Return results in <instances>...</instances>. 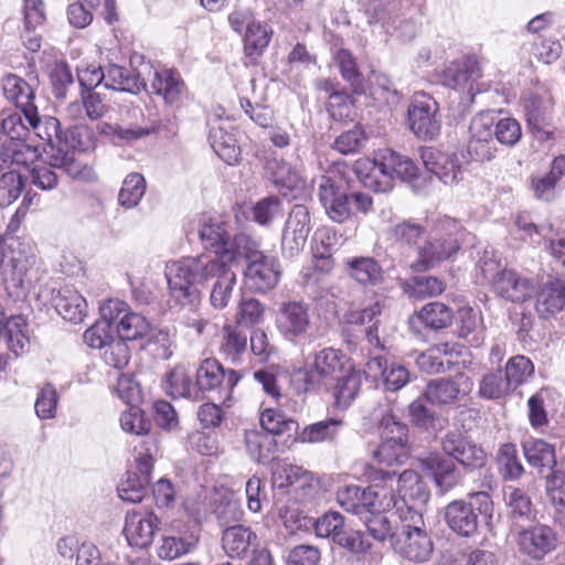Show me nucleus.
<instances>
[{"mask_svg":"<svg viewBox=\"0 0 565 565\" xmlns=\"http://www.w3.org/2000/svg\"><path fill=\"white\" fill-rule=\"evenodd\" d=\"M319 199L329 217L338 223L349 220L353 207L366 213L372 206L370 195L362 192L349 194L343 185L327 175L319 180Z\"/></svg>","mask_w":565,"mask_h":565,"instance_id":"0eeeda50","label":"nucleus"},{"mask_svg":"<svg viewBox=\"0 0 565 565\" xmlns=\"http://www.w3.org/2000/svg\"><path fill=\"white\" fill-rule=\"evenodd\" d=\"M483 324L479 312L472 308H462L458 312V334L469 343L478 347L483 341Z\"/></svg>","mask_w":565,"mask_h":565,"instance_id":"3c124183","label":"nucleus"},{"mask_svg":"<svg viewBox=\"0 0 565 565\" xmlns=\"http://www.w3.org/2000/svg\"><path fill=\"white\" fill-rule=\"evenodd\" d=\"M23 113H13L0 124V156L9 157L18 164L33 163L40 157L38 147L31 146L25 138L30 134Z\"/></svg>","mask_w":565,"mask_h":565,"instance_id":"1a4fd4ad","label":"nucleus"},{"mask_svg":"<svg viewBox=\"0 0 565 565\" xmlns=\"http://www.w3.org/2000/svg\"><path fill=\"white\" fill-rule=\"evenodd\" d=\"M158 451V441L154 436H148L139 446L135 447L137 471H128L117 488L118 495L122 501L129 503L142 501Z\"/></svg>","mask_w":565,"mask_h":565,"instance_id":"6e6552de","label":"nucleus"},{"mask_svg":"<svg viewBox=\"0 0 565 565\" xmlns=\"http://www.w3.org/2000/svg\"><path fill=\"white\" fill-rule=\"evenodd\" d=\"M504 500L511 519L530 521L534 516L532 500L523 489L509 487L505 490Z\"/></svg>","mask_w":565,"mask_h":565,"instance_id":"6e6d98bb","label":"nucleus"},{"mask_svg":"<svg viewBox=\"0 0 565 565\" xmlns=\"http://www.w3.org/2000/svg\"><path fill=\"white\" fill-rule=\"evenodd\" d=\"M468 500H454L445 509L447 525L460 536H471L478 531L479 516L489 524L493 518L494 505L486 491L471 492Z\"/></svg>","mask_w":565,"mask_h":565,"instance_id":"7ed1b4c3","label":"nucleus"},{"mask_svg":"<svg viewBox=\"0 0 565 565\" xmlns=\"http://www.w3.org/2000/svg\"><path fill=\"white\" fill-rule=\"evenodd\" d=\"M343 423L340 419L329 418L326 420H321L311 425H308L303 428L300 438L306 443H326L333 441Z\"/></svg>","mask_w":565,"mask_h":565,"instance_id":"4d7b16f0","label":"nucleus"},{"mask_svg":"<svg viewBox=\"0 0 565 565\" xmlns=\"http://www.w3.org/2000/svg\"><path fill=\"white\" fill-rule=\"evenodd\" d=\"M420 468L430 475L441 492L451 490L460 480L455 462L439 454H429L418 459Z\"/></svg>","mask_w":565,"mask_h":565,"instance_id":"cd10ccee","label":"nucleus"},{"mask_svg":"<svg viewBox=\"0 0 565 565\" xmlns=\"http://www.w3.org/2000/svg\"><path fill=\"white\" fill-rule=\"evenodd\" d=\"M1 338L4 339L8 349L20 356L28 352L30 337L26 320L21 316H13L2 326Z\"/></svg>","mask_w":565,"mask_h":565,"instance_id":"79ce46f5","label":"nucleus"},{"mask_svg":"<svg viewBox=\"0 0 565 565\" xmlns=\"http://www.w3.org/2000/svg\"><path fill=\"white\" fill-rule=\"evenodd\" d=\"M247 351V337L244 332L231 326L222 329L220 353L225 360L238 364Z\"/></svg>","mask_w":565,"mask_h":565,"instance_id":"49530a36","label":"nucleus"},{"mask_svg":"<svg viewBox=\"0 0 565 565\" xmlns=\"http://www.w3.org/2000/svg\"><path fill=\"white\" fill-rule=\"evenodd\" d=\"M454 320V311L451 308L443 302L434 301L422 307L419 311L409 318V326L412 329L416 324H423L424 328L430 330H443L451 326Z\"/></svg>","mask_w":565,"mask_h":565,"instance_id":"2f4dec72","label":"nucleus"},{"mask_svg":"<svg viewBox=\"0 0 565 565\" xmlns=\"http://www.w3.org/2000/svg\"><path fill=\"white\" fill-rule=\"evenodd\" d=\"M408 121L411 130L418 138H436L441 128L438 103L424 92L415 93L408 107Z\"/></svg>","mask_w":565,"mask_h":565,"instance_id":"f8f14e48","label":"nucleus"},{"mask_svg":"<svg viewBox=\"0 0 565 565\" xmlns=\"http://www.w3.org/2000/svg\"><path fill=\"white\" fill-rule=\"evenodd\" d=\"M522 449L527 463L540 473L556 470V455L553 445L543 439H527L522 443Z\"/></svg>","mask_w":565,"mask_h":565,"instance_id":"ea45409f","label":"nucleus"},{"mask_svg":"<svg viewBox=\"0 0 565 565\" xmlns=\"http://www.w3.org/2000/svg\"><path fill=\"white\" fill-rule=\"evenodd\" d=\"M271 30L267 24L256 21L247 25L244 35V50L247 56H258L269 44Z\"/></svg>","mask_w":565,"mask_h":565,"instance_id":"052dcab7","label":"nucleus"},{"mask_svg":"<svg viewBox=\"0 0 565 565\" xmlns=\"http://www.w3.org/2000/svg\"><path fill=\"white\" fill-rule=\"evenodd\" d=\"M52 301L57 313L64 320L77 323L83 321L86 316L87 302L85 298L71 286L58 289Z\"/></svg>","mask_w":565,"mask_h":565,"instance_id":"7c9ffc66","label":"nucleus"},{"mask_svg":"<svg viewBox=\"0 0 565 565\" xmlns=\"http://www.w3.org/2000/svg\"><path fill=\"white\" fill-rule=\"evenodd\" d=\"M494 291L512 302H523L531 298L534 290L530 279L511 269H503L493 278Z\"/></svg>","mask_w":565,"mask_h":565,"instance_id":"c85d7f7f","label":"nucleus"},{"mask_svg":"<svg viewBox=\"0 0 565 565\" xmlns=\"http://www.w3.org/2000/svg\"><path fill=\"white\" fill-rule=\"evenodd\" d=\"M237 244V258L243 257L247 262L245 277L249 288L257 292L273 289L280 277L278 259L265 255L259 243L250 236L239 237Z\"/></svg>","mask_w":565,"mask_h":565,"instance_id":"39448f33","label":"nucleus"},{"mask_svg":"<svg viewBox=\"0 0 565 565\" xmlns=\"http://www.w3.org/2000/svg\"><path fill=\"white\" fill-rule=\"evenodd\" d=\"M345 355L333 348H324L315 353L312 362L295 373V380L301 381L305 392L319 388L327 381L342 373Z\"/></svg>","mask_w":565,"mask_h":565,"instance_id":"9d476101","label":"nucleus"},{"mask_svg":"<svg viewBox=\"0 0 565 565\" xmlns=\"http://www.w3.org/2000/svg\"><path fill=\"white\" fill-rule=\"evenodd\" d=\"M472 386V381L460 374L456 380L436 379L429 381L423 395L433 405L444 406L455 404L459 399V395L468 394Z\"/></svg>","mask_w":565,"mask_h":565,"instance_id":"aec40b11","label":"nucleus"},{"mask_svg":"<svg viewBox=\"0 0 565 565\" xmlns=\"http://www.w3.org/2000/svg\"><path fill=\"white\" fill-rule=\"evenodd\" d=\"M498 465L504 479L516 480L524 473L514 444H503L498 451Z\"/></svg>","mask_w":565,"mask_h":565,"instance_id":"680f3d73","label":"nucleus"},{"mask_svg":"<svg viewBox=\"0 0 565 565\" xmlns=\"http://www.w3.org/2000/svg\"><path fill=\"white\" fill-rule=\"evenodd\" d=\"M481 76L478 62L467 58L462 62L450 64L441 76L443 84L450 88H468L472 90V84Z\"/></svg>","mask_w":565,"mask_h":565,"instance_id":"4c0bfd02","label":"nucleus"},{"mask_svg":"<svg viewBox=\"0 0 565 565\" xmlns=\"http://www.w3.org/2000/svg\"><path fill=\"white\" fill-rule=\"evenodd\" d=\"M545 480L546 494L554 507V520L565 531V473L553 470Z\"/></svg>","mask_w":565,"mask_h":565,"instance_id":"a18cd8bd","label":"nucleus"},{"mask_svg":"<svg viewBox=\"0 0 565 565\" xmlns=\"http://www.w3.org/2000/svg\"><path fill=\"white\" fill-rule=\"evenodd\" d=\"M424 395L413 401L408 406L411 422L418 428L436 433L443 428L441 419L426 406Z\"/></svg>","mask_w":565,"mask_h":565,"instance_id":"5fc2aeb1","label":"nucleus"},{"mask_svg":"<svg viewBox=\"0 0 565 565\" xmlns=\"http://www.w3.org/2000/svg\"><path fill=\"white\" fill-rule=\"evenodd\" d=\"M310 231L308 207L301 204L295 205L287 217L282 231V254L290 258L297 256L303 249Z\"/></svg>","mask_w":565,"mask_h":565,"instance_id":"4468645a","label":"nucleus"},{"mask_svg":"<svg viewBox=\"0 0 565 565\" xmlns=\"http://www.w3.org/2000/svg\"><path fill=\"white\" fill-rule=\"evenodd\" d=\"M14 166L19 164L9 157L0 156V206L10 205L22 192V175Z\"/></svg>","mask_w":565,"mask_h":565,"instance_id":"e433bc0d","label":"nucleus"},{"mask_svg":"<svg viewBox=\"0 0 565 565\" xmlns=\"http://www.w3.org/2000/svg\"><path fill=\"white\" fill-rule=\"evenodd\" d=\"M230 224L217 214L203 213L189 223L186 230L190 232L198 231V235L205 248L214 250V256L220 260L234 262L237 259V241L242 236H248L239 233L233 237L230 234ZM212 257L211 255H209Z\"/></svg>","mask_w":565,"mask_h":565,"instance_id":"20e7f679","label":"nucleus"},{"mask_svg":"<svg viewBox=\"0 0 565 565\" xmlns=\"http://www.w3.org/2000/svg\"><path fill=\"white\" fill-rule=\"evenodd\" d=\"M382 312V306L380 302L365 308L361 311L359 321L360 323H371L365 328L366 340L370 345L375 349L385 350V340L380 337V320L375 319Z\"/></svg>","mask_w":565,"mask_h":565,"instance_id":"69168bd1","label":"nucleus"},{"mask_svg":"<svg viewBox=\"0 0 565 565\" xmlns=\"http://www.w3.org/2000/svg\"><path fill=\"white\" fill-rule=\"evenodd\" d=\"M534 372L532 361L524 355H515L511 358L504 371V376L512 390L523 384Z\"/></svg>","mask_w":565,"mask_h":565,"instance_id":"0e129e2a","label":"nucleus"},{"mask_svg":"<svg viewBox=\"0 0 565 565\" xmlns=\"http://www.w3.org/2000/svg\"><path fill=\"white\" fill-rule=\"evenodd\" d=\"M444 452L467 470L482 468L487 456L483 449L457 431H449L441 439Z\"/></svg>","mask_w":565,"mask_h":565,"instance_id":"2eb2a0df","label":"nucleus"},{"mask_svg":"<svg viewBox=\"0 0 565 565\" xmlns=\"http://www.w3.org/2000/svg\"><path fill=\"white\" fill-rule=\"evenodd\" d=\"M392 545L398 555L417 563L427 562L434 550L426 530L413 533H395Z\"/></svg>","mask_w":565,"mask_h":565,"instance_id":"bb28decb","label":"nucleus"},{"mask_svg":"<svg viewBox=\"0 0 565 565\" xmlns=\"http://www.w3.org/2000/svg\"><path fill=\"white\" fill-rule=\"evenodd\" d=\"M199 542L196 525H173L170 533L162 535L158 556L161 559L172 561L192 552Z\"/></svg>","mask_w":565,"mask_h":565,"instance_id":"f3484780","label":"nucleus"},{"mask_svg":"<svg viewBox=\"0 0 565 565\" xmlns=\"http://www.w3.org/2000/svg\"><path fill=\"white\" fill-rule=\"evenodd\" d=\"M245 444L250 457L259 463L271 460L277 447L274 436L256 429L246 431Z\"/></svg>","mask_w":565,"mask_h":565,"instance_id":"de8ad7c7","label":"nucleus"},{"mask_svg":"<svg viewBox=\"0 0 565 565\" xmlns=\"http://www.w3.org/2000/svg\"><path fill=\"white\" fill-rule=\"evenodd\" d=\"M149 330V323L143 316L132 311H128L120 318L118 326L115 331L117 337L132 341L147 334Z\"/></svg>","mask_w":565,"mask_h":565,"instance_id":"e2e57ef3","label":"nucleus"},{"mask_svg":"<svg viewBox=\"0 0 565 565\" xmlns=\"http://www.w3.org/2000/svg\"><path fill=\"white\" fill-rule=\"evenodd\" d=\"M105 87L124 93L137 94L143 86L139 78L122 66L111 64L104 70Z\"/></svg>","mask_w":565,"mask_h":565,"instance_id":"09e8293b","label":"nucleus"},{"mask_svg":"<svg viewBox=\"0 0 565 565\" xmlns=\"http://www.w3.org/2000/svg\"><path fill=\"white\" fill-rule=\"evenodd\" d=\"M3 93L8 100L21 109L28 124L39 128V115L33 103L34 92L32 87L23 78L10 74L3 79Z\"/></svg>","mask_w":565,"mask_h":565,"instance_id":"4be33fe9","label":"nucleus"},{"mask_svg":"<svg viewBox=\"0 0 565 565\" xmlns=\"http://www.w3.org/2000/svg\"><path fill=\"white\" fill-rule=\"evenodd\" d=\"M394 427L397 431L396 438L390 435L392 430H387L386 439H382L379 447L373 450V458L381 465H403L408 458V427L398 425Z\"/></svg>","mask_w":565,"mask_h":565,"instance_id":"a878e982","label":"nucleus"},{"mask_svg":"<svg viewBox=\"0 0 565 565\" xmlns=\"http://www.w3.org/2000/svg\"><path fill=\"white\" fill-rule=\"evenodd\" d=\"M334 380H337L332 392L334 405L337 408L345 409L360 392L362 383L361 372L350 367L343 375L340 376L339 374Z\"/></svg>","mask_w":565,"mask_h":565,"instance_id":"37998d69","label":"nucleus"},{"mask_svg":"<svg viewBox=\"0 0 565 565\" xmlns=\"http://www.w3.org/2000/svg\"><path fill=\"white\" fill-rule=\"evenodd\" d=\"M565 306V284L559 279L547 280L536 295L535 309L540 317L548 318Z\"/></svg>","mask_w":565,"mask_h":565,"instance_id":"473e14b6","label":"nucleus"},{"mask_svg":"<svg viewBox=\"0 0 565 565\" xmlns=\"http://www.w3.org/2000/svg\"><path fill=\"white\" fill-rule=\"evenodd\" d=\"M337 502L348 512L362 515L367 511H386L396 504L393 487L374 483L367 488L356 484L340 487L337 491Z\"/></svg>","mask_w":565,"mask_h":565,"instance_id":"423d86ee","label":"nucleus"},{"mask_svg":"<svg viewBox=\"0 0 565 565\" xmlns=\"http://www.w3.org/2000/svg\"><path fill=\"white\" fill-rule=\"evenodd\" d=\"M354 170L364 185L375 192L391 190L395 179L412 182L419 173L418 167L412 159L391 149L377 151L373 160H358Z\"/></svg>","mask_w":565,"mask_h":565,"instance_id":"f03ea898","label":"nucleus"},{"mask_svg":"<svg viewBox=\"0 0 565 565\" xmlns=\"http://www.w3.org/2000/svg\"><path fill=\"white\" fill-rule=\"evenodd\" d=\"M398 497L395 494L396 504H415L425 507L430 493L420 476L414 470H405L398 477Z\"/></svg>","mask_w":565,"mask_h":565,"instance_id":"c756f323","label":"nucleus"},{"mask_svg":"<svg viewBox=\"0 0 565 565\" xmlns=\"http://www.w3.org/2000/svg\"><path fill=\"white\" fill-rule=\"evenodd\" d=\"M52 150L53 152L50 154V163L52 167L63 170L67 175L75 180L92 182L96 179L94 169L90 166L78 161L75 158L74 152L64 150L61 147H57L56 149L52 147Z\"/></svg>","mask_w":565,"mask_h":565,"instance_id":"58836bf2","label":"nucleus"},{"mask_svg":"<svg viewBox=\"0 0 565 565\" xmlns=\"http://www.w3.org/2000/svg\"><path fill=\"white\" fill-rule=\"evenodd\" d=\"M311 480V473L296 465H279L273 472L274 484L278 488H305Z\"/></svg>","mask_w":565,"mask_h":565,"instance_id":"864d4df0","label":"nucleus"},{"mask_svg":"<svg viewBox=\"0 0 565 565\" xmlns=\"http://www.w3.org/2000/svg\"><path fill=\"white\" fill-rule=\"evenodd\" d=\"M462 347L458 343H439L420 353L416 363L418 367L430 374L449 371L457 363Z\"/></svg>","mask_w":565,"mask_h":565,"instance_id":"393cba45","label":"nucleus"},{"mask_svg":"<svg viewBox=\"0 0 565 565\" xmlns=\"http://www.w3.org/2000/svg\"><path fill=\"white\" fill-rule=\"evenodd\" d=\"M209 139L213 150L223 161L231 166L238 162L241 148L232 134L222 127H213L210 130Z\"/></svg>","mask_w":565,"mask_h":565,"instance_id":"8fccbe9b","label":"nucleus"},{"mask_svg":"<svg viewBox=\"0 0 565 565\" xmlns=\"http://www.w3.org/2000/svg\"><path fill=\"white\" fill-rule=\"evenodd\" d=\"M344 266L349 277L361 286H376L383 281V269L372 257H351Z\"/></svg>","mask_w":565,"mask_h":565,"instance_id":"c9c22d12","label":"nucleus"},{"mask_svg":"<svg viewBox=\"0 0 565 565\" xmlns=\"http://www.w3.org/2000/svg\"><path fill=\"white\" fill-rule=\"evenodd\" d=\"M420 157L428 171L443 183L452 185L462 178L461 163L456 153L443 152L434 148L422 149Z\"/></svg>","mask_w":565,"mask_h":565,"instance_id":"412c9836","label":"nucleus"},{"mask_svg":"<svg viewBox=\"0 0 565 565\" xmlns=\"http://www.w3.org/2000/svg\"><path fill=\"white\" fill-rule=\"evenodd\" d=\"M276 326L288 340L305 335L310 327L308 307L300 301L284 302L277 311Z\"/></svg>","mask_w":565,"mask_h":565,"instance_id":"6ab92c4d","label":"nucleus"},{"mask_svg":"<svg viewBox=\"0 0 565 565\" xmlns=\"http://www.w3.org/2000/svg\"><path fill=\"white\" fill-rule=\"evenodd\" d=\"M403 289L409 298L424 300L443 294L445 282L434 276L414 277L404 284Z\"/></svg>","mask_w":565,"mask_h":565,"instance_id":"603ef678","label":"nucleus"},{"mask_svg":"<svg viewBox=\"0 0 565 565\" xmlns=\"http://www.w3.org/2000/svg\"><path fill=\"white\" fill-rule=\"evenodd\" d=\"M146 192V180L137 172L128 174L118 194V202L126 209L136 207Z\"/></svg>","mask_w":565,"mask_h":565,"instance_id":"13d9d810","label":"nucleus"},{"mask_svg":"<svg viewBox=\"0 0 565 565\" xmlns=\"http://www.w3.org/2000/svg\"><path fill=\"white\" fill-rule=\"evenodd\" d=\"M267 171L270 173L276 186L287 190L305 188L306 180L299 168L288 163L285 160H269Z\"/></svg>","mask_w":565,"mask_h":565,"instance_id":"c03bdc74","label":"nucleus"},{"mask_svg":"<svg viewBox=\"0 0 565 565\" xmlns=\"http://www.w3.org/2000/svg\"><path fill=\"white\" fill-rule=\"evenodd\" d=\"M441 227L448 230L447 235L444 237L437 233L425 242L418 248L417 260L412 264L415 271H425L439 265L441 262L450 258L459 250V224L450 218L441 222Z\"/></svg>","mask_w":565,"mask_h":565,"instance_id":"9b49d317","label":"nucleus"},{"mask_svg":"<svg viewBox=\"0 0 565 565\" xmlns=\"http://www.w3.org/2000/svg\"><path fill=\"white\" fill-rule=\"evenodd\" d=\"M470 138L467 151L471 160L490 161L494 158L497 147L492 131V119L488 115L476 116L469 127Z\"/></svg>","mask_w":565,"mask_h":565,"instance_id":"dca6fc26","label":"nucleus"},{"mask_svg":"<svg viewBox=\"0 0 565 565\" xmlns=\"http://www.w3.org/2000/svg\"><path fill=\"white\" fill-rule=\"evenodd\" d=\"M371 81V95L386 105L396 104L399 102V94L394 87L392 81L383 73H372Z\"/></svg>","mask_w":565,"mask_h":565,"instance_id":"338daca9","label":"nucleus"},{"mask_svg":"<svg viewBox=\"0 0 565 565\" xmlns=\"http://www.w3.org/2000/svg\"><path fill=\"white\" fill-rule=\"evenodd\" d=\"M233 262L220 260L217 257L201 255L169 262L164 275L168 282L170 300L175 306L188 307L195 317L186 321V326L202 333L206 322L196 315L202 289L210 279H215L210 294V302L214 309L226 308L236 286V273Z\"/></svg>","mask_w":565,"mask_h":565,"instance_id":"f257e3e1","label":"nucleus"},{"mask_svg":"<svg viewBox=\"0 0 565 565\" xmlns=\"http://www.w3.org/2000/svg\"><path fill=\"white\" fill-rule=\"evenodd\" d=\"M241 375L234 370H225L215 359H205L196 370L194 387L198 390V399L201 394L215 393L220 398H226L234 386L239 382Z\"/></svg>","mask_w":565,"mask_h":565,"instance_id":"ddd939ff","label":"nucleus"},{"mask_svg":"<svg viewBox=\"0 0 565 565\" xmlns=\"http://www.w3.org/2000/svg\"><path fill=\"white\" fill-rule=\"evenodd\" d=\"M150 88L153 94L160 96L168 105L179 102L185 93V85L180 74L167 68L154 71Z\"/></svg>","mask_w":565,"mask_h":565,"instance_id":"72a5a7b5","label":"nucleus"},{"mask_svg":"<svg viewBox=\"0 0 565 565\" xmlns=\"http://www.w3.org/2000/svg\"><path fill=\"white\" fill-rule=\"evenodd\" d=\"M334 61L343 79L350 84L352 90L362 94L364 92L363 78L351 52L345 49L339 50L334 55Z\"/></svg>","mask_w":565,"mask_h":565,"instance_id":"bf43d9fd","label":"nucleus"},{"mask_svg":"<svg viewBox=\"0 0 565 565\" xmlns=\"http://www.w3.org/2000/svg\"><path fill=\"white\" fill-rule=\"evenodd\" d=\"M364 373L372 379L381 376L385 388L391 392L401 390L411 379V374L404 365L397 362L388 364L383 355L372 356L365 364Z\"/></svg>","mask_w":565,"mask_h":565,"instance_id":"b1692460","label":"nucleus"},{"mask_svg":"<svg viewBox=\"0 0 565 565\" xmlns=\"http://www.w3.org/2000/svg\"><path fill=\"white\" fill-rule=\"evenodd\" d=\"M162 388L171 397H185L198 399V390L192 382L190 369L184 364H178L162 379Z\"/></svg>","mask_w":565,"mask_h":565,"instance_id":"f704fd0d","label":"nucleus"},{"mask_svg":"<svg viewBox=\"0 0 565 565\" xmlns=\"http://www.w3.org/2000/svg\"><path fill=\"white\" fill-rule=\"evenodd\" d=\"M515 541L520 552L533 559H542L557 544L554 531L542 524L520 530Z\"/></svg>","mask_w":565,"mask_h":565,"instance_id":"a211bd4d","label":"nucleus"},{"mask_svg":"<svg viewBox=\"0 0 565 565\" xmlns=\"http://www.w3.org/2000/svg\"><path fill=\"white\" fill-rule=\"evenodd\" d=\"M256 539V534L246 526H230L223 532L222 547L231 558H242L248 554Z\"/></svg>","mask_w":565,"mask_h":565,"instance_id":"a19ab883","label":"nucleus"},{"mask_svg":"<svg viewBox=\"0 0 565 565\" xmlns=\"http://www.w3.org/2000/svg\"><path fill=\"white\" fill-rule=\"evenodd\" d=\"M159 526V519L153 513L128 512L124 527V534L130 546L138 548L148 547Z\"/></svg>","mask_w":565,"mask_h":565,"instance_id":"5701e85b","label":"nucleus"},{"mask_svg":"<svg viewBox=\"0 0 565 565\" xmlns=\"http://www.w3.org/2000/svg\"><path fill=\"white\" fill-rule=\"evenodd\" d=\"M524 110L529 127L550 121L551 102L539 96L531 95L524 100Z\"/></svg>","mask_w":565,"mask_h":565,"instance_id":"774afa93","label":"nucleus"}]
</instances>
